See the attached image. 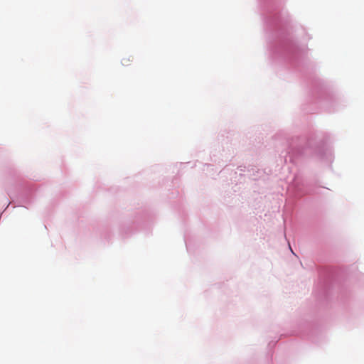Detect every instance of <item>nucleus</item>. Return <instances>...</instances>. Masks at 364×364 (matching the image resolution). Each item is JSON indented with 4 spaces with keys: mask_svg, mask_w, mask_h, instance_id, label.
I'll list each match as a JSON object with an SVG mask.
<instances>
[{
    "mask_svg": "<svg viewBox=\"0 0 364 364\" xmlns=\"http://www.w3.org/2000/svg\"><path fill=\"white\" fill-rule=\"evenodd\" d=\"M132 61V60L131 59V58L129 56H127V57L123 58L122 59L121 62L124 66H128Z\"/></svg>",
    "mask_w": 364,
    "mask_h": 364,
    "instance_id": "1",
    "label": "nucleus"
}]
</instances>
